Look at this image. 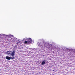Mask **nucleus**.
Listing matches in <instances>:
<instances>
[{"label":"nucleus","mask_w":75,"mask_h":75,"mask_svg":"<svg viewBox=\"0 0 75 75\" xmlns=\"http://www.w3.org/2000/svg\"><path fill=\"white\" fill-rule=\"evenodd\" d=\"M27 43H28V41H25L24 42V44H27Z\"/></svg>","instance_id":"423d86ee"},{"label":"nucleus","mask_w":75,"mask_h":75,"mask_svg":"<svg viewBox=\"0 0 75 75\" xmlns=\"http://www.w3.org/2000/svg\"><path fill=\"white\" fill-rule=\"evenodd\" d=\"M11 36H12V35H11Z\"/></svg>","instance_id":"f8f14e48"},{"label":"nucleus","mask_w":75,"mask_h":75,"mask_svg":"<svg viewBox=\"0 0 75 75\" xmlns=\"http://www.w3.org/2000/svg\"><path fill=\"white\" fill-rule=\"evenodd\" d=\"M0 35L1 36H3V35H4L3 34H1Z\"/></svg>","instance_id":"1a4fd4ad"},{"label":"nucleus","mask_w":75,"mask_h":75,"mask_svg":"<svg viewBox=\"0 0 75 75\" xmlns=\"http://www.w3.org/2000/svg\"><path fill=\"white\" fill-rule=\"evenodd\" d=\"M32 42V40H31V39L29 38L28 39V44H31V42Z\"/></svg>","instance_id":"f03ea898"},{"label":"nucleus","mask_w":75,"mask_h":75,"mask_svg":"<svg viewBox=\"0 0 75 75\" xmlns=\"http://www.w3.org/2000/svg\"><path fill=\"white\" fill-rule=\"evenodd\" d=\"M8 40H9V39H7L6 40H7V41H8Z\"/></svg>","instance_id":"9d476101"},{"label":"nucleus","mask_w":75,"mask_h":75,"mask_svg":"<svg viewBox=\"0 0 75 75\" xmlns=\"http://www.w3.org/2000/svg\"><path fill=\"white\" fill-rule=\"evenodd\" d=\"M10 54L11 55V56H14L15 55V50H13L12 52L10 51Z\"/></svg>","instance_id":"f257e3e1"},{"label":"nucleus","mask_w":75,"mask_h":75,"mask_svg":"<svg viewBox=\"0 0 75 75\" xmlns=\"http://www.w3.org/2000/svg\"><path fill=\"white\" fill-rule=\"evenodd\" d=\"M10 52H11L10 51H8L6 52V53H7V54H8V55H10Z\"/></svg>","instance_id":"20e7f679"},{"label":"nucleus","mask_w":75,"mask_h":75,"mask_svg":"<svg viewBox=\"0 0 75 75\" xmlns=\"http://www.w3.org/2000/svg\"><path fill=\"white\" fill-rule=\"evenodd\" d=\"M6 37H9V35H5Z\"/></svg>","instance_id":"6e6552de"},{"label":"nucleus","mask_w":75,"mask_h":75,"mask_svg":"<svg viewBox=\"0 0 75 75\" xmlns=\"http://www.w3.org/2000/svg\"><path fill=\"white\" fill-rule=\"evenodd\" d=\"M45 64V62L44 61H43L42 62L41 65H44Z\"/></svg>","instance_id":"39448f33"},{"label":"nucleus","mask_w":75,"mask_h":75,"mask_svg":"<svg viewBox=\"0 0 75 75\" xmlns=\"http://www.w3.org/2000/svg\"><path fill=\"white\" fill-rule=\"evenodd\" d=\"M10 41H11V39H10Z\"/></svg>","instance_id":"9b49d317"},{"label":"nucleus","mask_w":75,"mask_h":75,"mask_svg":"<svg viewBox=\"0 0 75 75\" xmlns=\"http://www.w3.org/2000/svg\"><path fill=\"white\" fill-rule=\"evenodd\" d=\"M14 58H15V57H11V59H14Z\"/></svg>","instance_id":"0eeeda50"},{"label":"nucleus","mask_w":75,"mask_h":75,"mask_svg":"<svg viewBox=\"0 0 75 75\" xmlns=\"http://www.w3.org/2000/svg\"><path fill=\"white\" fill-rule=\"evenodd\" d=\"M6 58L7 59H8V60H10L11 59V57L8 56H6Z\"/></svg>","instance_id":"7ed1b4c3"}]
</instances>
